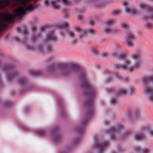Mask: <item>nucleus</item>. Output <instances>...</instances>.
Returning a JSON list of instances; mask_svg holds the SVG:
<instances>
[{
	"mask_svg": "<svg viewBox=\"0 0 153 153\" xmlns=\"http://www.w3.org/2000/svg\"><path fill=\"white\" fill-rule=\"evenodd\" d=\"M68 33L70 36L71 37H73L75 36V33L73 31L69 30L68 31Z\"/></svg>",
	"mask_w": 153,
	"mask_h": 153,
	"instance_id": "32",
	"label": "nucleus"
},
{
	"mask_svg": "<svg viewBox=\"0 0 153 153\" xmlns=\"http://www.w3.org/2000/svg\"><path fill=\"white\" fill-rule=\"evenodd\" d=\"M47 27L45 26L41 27V30L42 31H44L46 28Z\"/></svg>",
	"mask_w": 153,
	"mask_h": 153,
	"instance_id": "43",
	"label": "nucleus"
},
{
	"mask_svg": "<svg viewBox=\"0 0 153 153\" xmlns=\"http://www.w3.org/2000/svg\"><path fill=\"white\" fill-rule=\"evenodd\" d=\"M126 37L128 46L129 47L133 46L134 44L132 42L135 39L133 34L130 33H128Z\"/></svg>",
	"mask_w": 153,
	"mask_h": 153,
	"instance_id": "9",
	"label": "nucleus"
},
{
	"mask_svg": "<svg viewBox=\"0 0 153 153\" xmlns=\"http://www.w3.org/2000/svg\"><path fill=\"white\" fill-rule=\"evenodd\" d=\"M32 30L33 31L35 32L36 30V27L35 26H33L32 28Z\"/></svg>",
	"mask_w": 153,
	"mask_h": 153,
	"instance_id": "48",
	"label": "nucleus"
},
{
	"mask_svg": "<svg viewBox=\"0 0 153 153\" xmlns=\"http://www.w3.org/2000/svg\"><path fill=\"white\" fill-rule=\"evenodd\" d=\"M147 128L145 126H142L141 128V131H145L146 129Z\"/></svg>",
	"mask_w": 153,
	"mask_h": 153,
	"instance_id": "44",
	"label": "nucleus"
},
{
	"mask_svg": "<svg viewBox=\"0 0 153 153\" xmlns=\"http://www.w3.org/2000/svg\"><path fill=\"white\" fill-rule=\"evenodd\" d=\"M23 3H24V4L25 5V6H27V3H26V2H23Z\"/></svg>",
	"mask_w": 153,
	"mask_h": 153,
	"instance_id": "55",
	"label": "nucleus"
},
{
	"mask_svg": "<svg viewBox=\"0 0 153 153\" xmlns=\"http://www.w3.org/2000/svg\"><path fill=\"white\" fill-rule=\"evenodd\" d=\"M17 30L19 32L24 33L25 35L27 34L28 33L27 28L25 27H22V28L18 27L17 28Z\"/></svg>",
	"mask_w": 153,
	"mask_h": 153,
	"instance_id": "19",
	"label": "nucleus"
},
{
	"mask_svg": "<svg viewBox=\"0 0 153 153\" xmlns=\"http://www.w3.org/2000/svg\"><path fill=\"white\" fill-rule=\"evenodd\" d=\"M129 133V132H128L127 133V135H128L129 134H128V133Z\"/></svg>",
	"mask_w": 153,
	"mask_h": 153,
	"instance_id": "60",
	"label": "nucleus"
},
{
	"mask_svg": "<svg viewBox=\"0 0 153 153\" xmlns=\"http://www.w3.org/2000/svg\"><path fill=\"white\" fill-rule=\"evenodd\" d=\"M2 26L1 24L0 23V33L1 32L2 29Z\"/></svg>",
	"mask_w": 153,
	"mask_h": 153,
	"instance_id": "53",
	"label": "nucleus"
},
{
	"mask_svg": "<svg viewBox=\"0 0 153 153\" xmlns=\"http://www.w3.org/2000/svg\"><path fill=\"white\" fill-rule=\"evenodd\" d=\"M36 50L42 53H45L48 52L52 51V48L50 45H48L47 48V50L44 51L42 45L38 46L36 48Z\"/></svg>",
	"mask_w": 153,
	"mask_h": 153,
	"instance_id": "12",
	"label": "nucleus"
},
{
	"mask_svg": "<svg viewBox=\"0 0 153 153\" xmlns=\"http://www.w3.org/2000/svg\"><path fill=\"white\" fill-rule=\"evenodd\" d=\"M128 80H129V79L128 78H126V81H128Z\"/></svg>",
	"mask_w": 153,
	"mask_h": 153,
	"instance_id": "59",
	"label": "nucleus"
},
{
	"mask_svg": "<svg viewBox=\"0 0 153 153\" xmlns=\"http://www.w3.org/2000/svg\"><path fill=\"white\" fill-rule=\"evenodd\" d=\"M127 91L126 90L121 89L119 90L118 92L117 93V94L118 95H121L123 94H126Z\"/></svg>",
	"mask_w": 153,
	"mask_h": 153,
	"instance_id": "27",
	"label": "nucleus"
},
{
	"mask_svg": "<svg viewBox=\"0 0 153 153\" xmlns=\"http://www.w3.org/2000/svg\"><path fill=\"white\" fill-rule=\"evenodd\" d=\"M123 5L125 7V10L127 13L132 15H135L138 14L139 13L137 10L135 8H130L128 6V3L125 1L123 2Z\"/></svg>",
	"mask_w": 153,
	"mask_h": 153,
	"instance_id": "8",
	"label": "nucleus"
},
{
	"mask_svg": "<svg viewBox=\"0 0 153 153\" xmlns=\"http://www.w3.org/2000/svg\"><path fill=\"white\" fill-rule=\"evenodd\" d=\"M115 75L117 76V78L120 79V76L119 74L118 73H116Z\"/></svg>",
	"mask_w": 153,
	"mask_h": 153,
	"instance_id": "45",
	"label": "nucleus"
},
{
	"mask_svg": "<svg viewBox=\"0 0 153 153\" xmlns=\"http://www.w3.org/2000/svg\"><path fill=\"white\" fill-rule=\"evenodd\" d=\"M16 39H16V40L17 41H19V38H16Z\"/></svg>",
	"mask_w": 153,
	"mask_h": 153,
	"instance_id": "57",
	"label": "nucleus"
},
{
	"mask_svg": "<svg viewBox=\"0 0 153 153\" xmlns=\"http://www.w3.org/2000/svg\"><path fill=\"white\" fill-rule=\"evenodd\" d=\"M104 31L106 33L109 34L115 32L116 31V30L110 28H107L105 29Z\"/></svg>",
	"mask_w": 153,
	"mask_h": 153,
	"instance_id": "25",
	"label": "nucleus"
},
{
	"mask_svg": "<svg viewBox=\"0 0 153 153\" xmlns=\"http://www.w3.org/2000/svg\"><path fill=\"white\" fill-rule=\"evenodd\" d=\"M89 23L90 25H93L94 24V21L92 20L90 21Z\"/></svg>",
	"mask_w": 153,
	"mask_h": 153,
	"instance_id": "49",
	"label": "nucleus"
},
{
	"mask_svg": "<svg viewBox=\"0 0 153 153\" xmlns=\"http://www.w3.org/2000/svg\"><path fill=\"white\" fill-rule=\"evenodd\" d=\"M103 56L105 57L108 56V54L106 53H103Z\"/></svg>",
	"mask_w": 153,
	"mask_h": 153,
	"instance_id": "50",
	"label": "nucleus"
},
{
	"mask_svg": "<svg viewBox=\"0 0 153 153\" xmlns=\"http://www.w3.org/2000/svg\"><path fill=\"white\" fill-rule=\"evenodd\" d=\"M109 143L108 141H105L101 143L97 142L96 143V146L99 149L100 153L103 151L104 149L107 146Z\"/></svg>",
	"mask_w": 153,
	"mask_h": 153,
	"instance_id": "11",
	"label": "nucleus"
},
{
	"mask_svg": "<svg viewBox=\"0 0 153 153\" xmlns=\"http://www.w3.org/2000/svg\"><path fill=\"white\" fill-rule=\"evenodd\" d=\"M37 133L38 134L41 135H44L45 133V131L44 130H40L39 131H37Z\"/></svg>",
	"mask_w": 153,
	"mask_h": 153,
	"instance_id": "31",
	"label": "nucleus"
},
{
	"mask_svg": "<svg viewBox=\"0 0 153 153\" xmlns=\"http://www.w3.org/2000/svg\"><path fill=\"white\" fill-rule=\"evenodd\" d=\"M109 91L110 92H112V90H113V89L112 88H111V89H109Z\"/></svg>",
	"mask_w": 153,
	"mask_h": 153,
	"instance_id": "54",
	"label": "nucleus"
},
{
	"mask_svg": "<svg viewBox=\"0 0 153 153\" xmlns=\"http://www.w3.org/2000/svg\"><path fill=\"white\" fill-rule=\"evenodd\" d=\"M29 72L31 75L33 76L40 75L42 73V71H36L32 69L29 70Z\"/></svg>",
	"mask_w": 153,
	"mask_h": 153,
	"instance_id": "20",
	"label": "nucleus"
},
{
	"mask_svg": "<svg viewBox=\"0 0 153 153\" xmlns=\"http://www.w3.org/2000/svg\"><path fill=\"white\" fill-rule=\"evenodd\" d=\"M58 128L56 127L53 129L52 131V134L54 137L55 141L58 142L61 138V135L58 133Z\"/></svg>",
	"mask_w": 153,
	"mask_h": 153,
	"instance_id": "13",
	"label": "nucleus"
},
{
	"mask_svg": "<svg viewBox=\"0 0 153 153\" xmlns=\"http://www.w3.org/2000/svg\"><path fill=\"white\" fill-rule=\"evenodd\" d=\"M111 102L114 104H115L117 102V101L114 98L112 99L111 100Z\"/></svg>",
	"mask_w": 153,
	"mask_h": 153,
	"instance_id": "37",
	"label": "nucleus"
},
{
	"mask_svg": "<svg viewBox=\"0 0 153 153\" xmlns=\"http://www.w3.org/2000/svg\"><path fill=\"white\" fill-rule=\"evenodd\" d=\"M139 6L143 9L146 10L147 11L151 12L153 14L149 16H145L143 18L146 19H150L153 20V7L148 5L146 4L143 3H141L139 5Z\"/></svg>",
	"mask_w": 153,
	"mask_h": 153,
	"instance_id": "5",
	"label": "nucleus"
},
{
	"mask_svg": "<svg viewBox=\"0 0 153 153\" xmlns=\"http://www.w3.org/2000/svg\"><path fill=\"white\" fill-rule=\"evenodd\" d=\"M141 51L138 50L137 52L134 54L131 55V58L135 60L137 62L134 65H132L131 61L128 59H126V55L125 54H121L117 56L119 59L124 60V63L120 65L116 64L115 68H122L124 69H128L131 71H133L135 68H139L141 65V62L140 60L142 58L141 55Z\"/></svg>",
	"mask_w": 153,
	"mask_h": 153,
	"instance_id": "2",
	"label": "nucleus"
},
{
	"mask_svg": "<svg viewBox=\"0 0 153 153\" xmlns=\"http://www.w3.org/2000/svg\"><path fill=\"white\" fill-rule=\"evenodd\" d=\"M19 0H2V2L4 4L5 7H7L9 6L11 4V2H13L14 1H18Z\"/></svg>",
	"mask_w": 153,
	"mask_h": 153,
	"instance_id": "21",
	"label": "nucleus"
},
{
	"mask_svg": "<svg viewBox=\"0 0 153 153\" xmlns=\"http://www.w3.org/2000/svg\"><path fill=\"white\" fill-rule=\"evenodd\" d=\"M59 104L60 106V109L61 115L62 117H64L65 115V111L64 108L62 105V101L61 100H59Z\"/></svg>",
	"mask_w": 153,
	"mask_h": 153,
	"instance_id": "18",
	"label": "nucleus"
},
{
	"mask_svg": "<svg viewBox=\"0 0 153 153\" xmlns=\"http://www.w3.org/2000/svg\"><path fill=\"white\" fill-rule=\"evenodd\" d=\"M149 131L150 134L152 135L153 136V130H148Z\"/></svg>",
	"mask_w": 153,
	"mask_h": 153,
	"instance_id": "42",
	"label": "nucleus"
},
{
	"mask_svg": "<svg viewBox=\"0 0 153 153\" xmlns=\"http://www.w3.org/2000/svg\"><path fill=\"white\" fill-rule=\"evenodd\" d=\"M135 150L137 152H140L143 151L144 153H148L149 152V150L148 149L146 148L142 150L138 146L135 147Z\"/></svg>",
	"mask_w": 153,
	"mask_h": 153,
	"instance_id": "23",
	"label": "nucleus"
},
{
	"mask_svg": "<svg viewBox=\"0 0 153 153\" xmlns=\"http://www.w3.org/2000/svg\"><path fill=\"white\" fill-rule=\"evenodd\" d=\"M46 40L47 41L49 40H52L56 41L57 40V37L55 36L53 32H50L47 36Z\"/></svg>",
	"mask_w": 153,
	"mask_h": 153,
	"instance_id": "16",
	"label": "nucleus"
},
{
	"mask_svg": "<svg viewBox=\"0 0 153 153\" xmlns=\"http://www.w3.org/2000/svg\"><path fill=\"white\" fill-rule=\"evenodd\" d=\"M74 30L76 31L80 32V37L83 36H84L86 32L84 30L78 27H76L74 28ZM86 32H88L91 34H94L95 33V31L93 29L91 28L87 30Z\"/></svg>",
	"mask_w": 153,
	"mask_h": 153,
	"instance_id": "10",
	"label": "nucleus"
},
{
	"mask_svg": "<svg viewBox=\"0 0 153 153\" xmlns=\"http://www.w3.org/2000/svg\"><path fill=\"white\" fill-rule=\"evenodd\" d=\"M135 139L137 140H141L145 139L144 135L141 134H138L135 136Z\"/></svg>",
	"mask_w": 153,
	"mask_h": 153,
	"instance_id": "24",
	"label": "nucleus"
},
{
	"mask_svg": "<svg viewBox=\"0 0 153 153\" xmlns=\"http://www.w3.org/2000/svg\"><path fill=\"white\" fill-rule=\"evenodd\" d=\"M5 106L7 108H8L12 106L13 105V103L9 101H6L5 102Z\"/></svg>",
	"mask_w": 153,
	"mask_h": 153,
	"instance_id": "30",
	"label": "nucleus"
},
{
	"mask_svg": "<svg viewBox=\"0 0 153 153\" xmlns=\"http://www.w3.org/2000/svg\"><path fill=\"white\" fill-rule=\"evenodd\" d=\"M69 27V24L67 22H65L62 24H58L56 25V27L58 28H67Z\"/></svg>",
	"mask_w": 153,
	"mask_h": 153,
	"instance_id": "17",
	"label": "nucleus"
},
{
	"mask_svg": "<svg viewBox=\"0 0 153 153\" xmlns=\"http://www.w3.org/2000/svg\"><path fill=\"white\" fill-rule=\"evenodd\" d=\"M23 42H26V39H24L23 40Z\"/></svg>",
	"mask_w": 153,
	"mask_h": 153,
	"instance_id": "56",
	"label": "nucleus"
},
{
	"mask_svg": "<svg viewBox=\"0 0 153 153\" xmlns=\"http://www.w3.org/2000/svg\"><path fill=\"white\" fill-rule=\"evenodd\" d=\"M80 77L82 80V87L85 90V92L84 93V94L88 97L87 100L84 102V105L87 108V110L86 118L82 121V125L76 129L77 132L82 133L84 132L85 125L93 113V97L96 95V93L92 85L87 81L84 72H82L81 73Z\"/></svg>",
	"mask_w": 153,
	"mask_h": 153,
	"instance_id": "1",
	"label": "nucleus"
},
{
	"mask_svg": "<svg viewBox=\"0 0 153 153\" xmlns=\"http://www.w3.org/2000/svg\"><path fill=\"white\" fill-rule=\"evenodd\" d=\"M145 27L148 29H150L153 28V25L151 24L147 23L145 25Z\"/></svg>",
	"mask_w": 153,
	"mask_h": 153,
	"instance_id": "29",
	"label": "nucleus"
},
{
	"mask_svg": "<svg viewBox=\"0 0 153 153\" xmlns=\"http://www.w3.org/2000/svg\"><path fill=\"white\" fill-rule=\"evenodd\" d=\"M92 52L93 53L97 54L98 53V51L95 49L93 48L92 50Z\"/></svg>",
	"mask_w": 153,
	"mask_h": 153,
	"instance_id": "38",
	"label": "nucleus"
},
{
	"mask_svg": "<svg viewBox=\"0 0 153 153\" xmlns=\"http://www.w3.org/2000/svg\"><path fill=\"white\" fill-rule=\"evenodd\" d=\"M4 70L5 71H8L9 72V74L8 76L9 80L12 79L17 74V72L13 70V66L9 64L6 65L4 67Z\"/></svg>",
	"mask_w": 153,
	"mask_h": 153,
	"instance_id": "6",
	"label": "nucleus"
},
{
	"mask_svg": "<svg viewBox=\"0 0 153 153\" xmlns=\"http://www.w3.org/2000/svg\"><path fill=\"white\" fill-rule=\"evenodd\" d=\"M40 36V34H38L36 36L33 35L31 37V40L32 41L35 42L39 38Z\"/></svg>",
	"mask_w": 153,
	"mask_h": 153,
	"instance_id": "28",
	"label": "nucleus"
},
{
	"mask_svg": "<svg viewBox=\"0 0 153 153\" xmlns=\"http://www.w3.org/2000/svg\"><path fill=\"white\" fill-rule=\"evenodd\" d=\"M131 93H132L135 90V89L133 87H132L130 89Z\"/></svg>",
	"mask_w": 153,
	"mask_h": 153,
	"instance_id": "46",
	"label": "nucleus"
},
{
	"mask_svg": "<svg viewBox=\"0 0 153 153\" xmlns=\"http://www.w3.org/2000/svg\"><path fill=\"white\" fill-rule=\"evenodd\" d=\"M121 26L122 27L125 28H128V26L126 24L122 23L121 24Z\"/></svg>",
	"mask_w": 153,
	"mask_h": 153,
	"instance_id": "34",
	"label": "nucleus"
},
{
	"mask_svg": "<svg viewBox=\"0 0 153 153\" xmlns=\"http://www.w3.org/2000/svg\"><path fill=\"white\" fill-rule=\"evenodd\" d=\"M38 6V4H34L32 5L30 4L27 6L26 9L23 7H19L14 10V14L8 13L7 15L4 16V20L6 22L11 23L16 17L20 19H21L25 14L27 11H32Z\"/></svg>",
	"mask_w": 153,
	"mask_h": 153,
	"instance_id": "4",
	"label": "nucleus"
},
{
	"mask_svg": "<svg viewBox=\"0 0 153 153\" xmlns=\"http://www.w3.org/2000/svg\"><path fill=\"white\" fill-rule=\"evenodd\" d=\"M27 79L25 77H20L18 80L19 83L21 85L25 84L27 82Z\"/></svg>",
	"mask_w": 153,
	"mask_h": 153,
	"instance_id": "22",
	"label": "nucleus"
},
{
	"mask_svg": "<svg viewBox=\"0 0 153 153\" xmlns=\"http://www.w3.org/2000/svg\"><path fill=\"white\" fill-rule=\"evenodd\" d=\"M115 22V21L114 20H109L105 23L106 27H108L113 25Z\"/></svg>",
	"mask_w": 153,
	"mask_h": 153,
	"instance_id": "26",
	"label": "nucleus"
},
{
	"mask_svg": "<svg viewBox=\"0 0 153 153\" xmlns=\"http://www.w3.org/2000/svg\"><path fill=\"white\" fill-rule=\"evenodd\" d=\"M123 126L120 125L118 127H115V126H112L110 129L109 131L111 133V137L112 139H114V134L115 132L118 131L119 130L123 128Z\"/></svg>",
	"mask_w": 153,
	"mask_h": 153,
	"instance_id": "14",
	"label": "nucleus"
},
{
	"mask_svg": "<svg viewBox=\"0 0 153 153\" xmlns=\"http://www.w3.org/2000/svg\"><path fill=\"white\" fill-rule=\"evenodd\" d=\"M120 13V10L119 9L116 10L113 12L112 14L113 15H117Z\"/></svg>",
	"mask_w": 153,
	"mask_h": 153,
	"instance_id": "33",
	"label": "nucleus"
},
{
	"mask_svg": "<svg viewBox=\"0 0 153 153\" xmlns=\"http://www.w3.org/2000/svg\"><path fill=\"white\" fill-rule=\"evenodd\" d=\"M79 141V139L77 138L75 139L74 140V143L75 144H76Z\"/></svg>",
	"mask_w": 153,
	"mask_h": 153,
	"instance_id": "40",
	"label": "nucleus"
},
{
	"mask_svg": "<svg viewBox=\"0 0 153 153\" xmlns=\"http://www.w3.org/2000/svg\"><path fill=\"white\" fill-rule=\"evenodd\" d=\"M49 4H51L53 8L56 9L59 8V5L56 4V1H52L49 2L48 0H46L45 1V4L46 6H48Z\"/></svg>",
	"mask_w": 153,
	"mask_h": 153,
	"instance_id": "15",
	"label": "nucleus"
},
{
	"mask_svg": "<svg viewBox=\"0 0 153 153\" xmlns=\"http://www.w3.org/2000/svg\"><path fill=\"white\" fill-rule=\"evenodd\" d=\"M144 93L150 101L153 102V89L146 86L144 88Z\"/></svg>",
	"mask_w": 153,
	"mask_h": 153,
	"instance_id": "7",
	"label": "nucleus"
},
{
	"mask_svg": "<svg viewBox=\"0 0 153 153\" xmlns=\"http://www.w3.org/2000/svg\"><path fill=\"white\" fill-rule=\"evenodd\" d=\"M63 13L65 15L66 17H67V15L68 14V11L67 9H64L63 10Z\"/></svg>",
	"mask_w": 153,
	"mask_h": 153,
	"instance_id": "35",
	"label": "nucleus"
},
{
	"mask_svg": "<svg viewBox=\"0 0 153 153\" xmlns=\"http://www.w3.org/2000/svg\"><path fill=\"white\" fill-rule=\"evenodd\" d=\"M61 2L66 4H68L69 3L68 0H61Z\"/></svg>",
	"mask_w": 153,
	"mask_h": 153,
	"instance_id": "39",
	"label": "nucleus"
},
{
	"mask_svg": "<svg viewBox=\"0 0 153 153\" xmlns=\"http://www.w3.org/2000/svg\"><path fill=\"white\" fill-rule=\"evenodd\" d=\"M136 115L137 116V117L139 115V111H138L136 112Z\"/></svg>",
	"mask_w": 153,
	"mask_h": 153,
	"instance_id": "51",
	"label": "nucleus"
},
{
	"mask_svg": "<svg viewBox=\"0 0 153 153\" xmlns=\"http://www.w3.org/2000/svg\"><path fill=\"white\" fill-rule=\"evenodd\" d=\"M79 67L75 64L61 63L51 64L48 67L47 70L49 72L60 70L62 76H67L70 75L74 71L79 70Z\"/></svg>",
	"mask_w": 153,
	"mask_h": 153,
	"instance_id": "3",
	"label": "nucleus"
},
{
	"mask_svg": "<svg viewBox=\"0 0 153 153\" xmlns=\"http://www.w3.org/2000/svg\"><path fill=\"white\" fill-rule=\"evenodd\" d=\"M77 42V40H74L72 42V43L73 44H75Z\"/></svg>",
	"mask_w": 153,
	"mask_h": 153,
	"instance_id": "52",
	"label": "nucleus"
},
{
	"mask_svg": "<svg viewBox=\"0 0 153 153\" xmlns=\"http://www.w3.org/2000/svg\"><path fill=\"white\" fill-rule=\"evenodd\" d=\"M78 19L79 20H82L83 19V17L82 16H81V15H79L78 16Z\"/></svg>",
	"mask_w": 153,
	"mask_h": 153,
	"instance_id": "41",
	"label": "nucleus"
},
{
	"mask_svg": "<svg viewBox=\"0 0 153 153\" xmlns=\"http://www.w3.org/2000/svg\"><path fill=\"white\" fill-rule=\"evenodd\" d=\"M56 1L58 2H61V0H56Z\"/></svg>",
	"mask_w": 153,
	"mask_h": 153,
	"instance_id": "58",
	"label": "nucleus"
},
{
	"mask_svg": "<svg viewBox=\"0 0 153 153\" xmlns=\"http://www.w3.org/2000/svg\"><path fill=\"white\" fill-rule=\"evenodd\" d=\"M26 47L29 50H33L34 49V48L33 46L29 45H27Z\"/></svg>",
	"mask_w": 153,
	"mask_h": 153,
	"instance_id": "36",
	"label": "nucleus"
},
{
	"mask_svg": "<svg viewBox=\"0 0 153 153\" xmlns=\"http://www.w3.org/2000/svg\"><path fill=\"white\" fill-rule=\"evenodd\" d=\"M32 87L31 86H29L27 87L26 89H27V90H29Z\"/></svg>",
	"mask_w": 153,
	"mask_h": 153,
	"instance_id": "47",
	"label": "nucleus"
}]
</instances>
